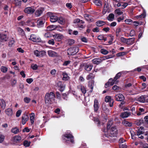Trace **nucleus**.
Returning <instances> with one entry per match:
<instances>
[{
    "instance_id": "1",
    "label": "nucleus",
    "mask_w": 148,
    "mask_h": 148,
    "mask_svg": "<svg viewBox=\"0 0 148 148\" xmlns=\"http://www.w3.org/2000/svg\"><path fill=\"white\" fill-rule=\"evenodd\" d=\"M112 121L108 122L107 126V129H104L103 131L107 137H116L117 134V130L115 126L112 125Z\"/></svg>"
},
{
    "instance_id": "2",
    "label": "nucleus",
    "mask_w": 148,
    "mask_h": 148,
    "mask_svg": "<svg viewBox=\"0 0 148 148\" xmlns=\"http://www.w3.org/2000/svg\"><path fill=\"white\" fill-rule=\"evenodd\" d=\"M55 95L53 92L46 93L45 98V103L49 104L54 103L55 102Z\"/></svg>"
},
{
    "instance_id": "3",
    "label": "nucleus",
    "mask_w": 148,
    "mask_h": 148,
    "mask_svg": "<svg viewBox=\"0 0 148 148\" xmlns=\"http://www.w3.org/2000/svg\"><path fill=\"white\" fill-rule=\"evenodd\" d=\"M62 138L66 144H69L70 143H74L73 137L71 134L65 133L63 135Z\"/></svg>"
},
{
    "instance_id": "4",
    "label": "nucleus",
    "mask_w": 148,
    "mask_h": 148,
    "mask_svg": "<svg viewBox=\"0 0 148 148\" xmlns=\"http://www.w3.org/2000/svg\"><path fill=\"white\" fill-rule=\"evenodd\" d=\"M47 14L50 17V21L52 23H54L58 20V17L56 14L51 12H48Z\"/></svg>"
},
{
    "instance_id": "5",
    "label": "nucleus",
    "mask_w": 148,
    "mask_h": 148,
    "mask_svg": "<svg viewBox=\"0 0 148 148\" xmlns=\"http://www.w3.org/2000/svg\"><path fill=\"white\" fill-rule=\"evenodd\" d=\"M78 50L79 49L77 47H71L67 50V54L69 55H73L77 53Z\"/></svg>"
},
{
    "instance_id": "6",
    "label": "nucleus",
    "mask_w": 148,
    "mask_h": 148,
    "mask_svg": "<svg viewBox=\"0 0 148 148\" xmlns=\"http://www.w3.org/2000/svg\"><path fill=\"white\" fill-rule=\"evenodd\" d=\"M35 10L34 6H31L25 8L24 10V11L26 14H32L35 12Z\"/></svg>"
},
{
    "instance_id": "7",
    "label": "nucleus",
    "mask_w": 148,
    "mask_h": 148,
    "mask_svg": "<svg viewBox=\"0 0 148 148\" xmlns=\"http://www.w3.org/2000/svg\"><path fill=\"white\" fill-rule=\"evenodd\" d=\"M29 39L30 40L36 42H40L41 40L40 38L34 34L31 35Z\"/></svg>"
},
{
    "instance_id": "8",
    "label": "nucleus",
    "mask_w": 148,
    "mask_h": 148,
    "mask_svg": "<svg viewBox=\"0 0 148 148\" xmlns=\"http://www.w3.org/2000/svg\"><path fill=\"white\" fill-rule=\"evenodd\" d=\"M18 35L23 38H24L26 37V35L24 30L21 28L18 27L17 28Z\"/></svg>"
},
{
    "instance_id": "9",
    "label": "nucleus",
    "mask_w": 148,
    "mask_h": 148,
    "mask_svg": "<svg viewBox=\"0 0 148 148\" xmlns=\"http://www.w3.org/2000/svg\"><path fill=\"white\" fill-rule=\"evenodd\" d=\"M34 55L37 57H40L46 55V52L44 51H39L37 50L34 51Z\"/></svg>"
},
{
    "instance_id": "10",
    "label": "nucleus",
    "mask_w": 148,
    "mask_h": 148,
    "mask_svg": "<svg viewBox=\"0 0 148 148\" xmlns=\"http://www.w3.org/2000/svg\"><path fill=\"white\" fill-rule=\"evenodd\" d=\"M105 101L106 102L109 103V106L112 107L113 106L114 100L112 99L111 97L110 96H107L105 98Z\"/></svg>"
},
{
    "instance_id": "11",
    "label": "nucleus",
    "mask_w": 148,
    "mask_h": 148,
    "mask_svg": "<svg viewBox=\"0 0 148 148\" xmlns=\"http://www.w3.org/2000/svg\"><path fill=\"white\" fill-rule=\"evenodd\" d=\"M115 99L117 101H122L124 99V97L122 94L119 93L115 96Z\"/></svg>"
},
{
    "instance_id": "12",
    "label": "nucleus",
    "mask_w": 148,
    "mask_h": 148,
    "mask_svg": "<svg viewBox=\"0 0 148 148\" xmlns=\"http://www.w3.org/2000/svg\"><path fill=\"white\" fill-rule=\"evenodd\" d=\"M83 66L84 69L88 71H90L93 67L92 65L90 63L84 64Z\"/></svg>"
},
{
    "instance_id": "13",
    "label": "nucleus",
    "mask_w": 148,
    "mask_h": 148,
    "mask_svg": "<svg viewBox=\"0 0 148 148\" xmlns=\"http://www.w3.org/2000/svg\"><path fill=\"white\" fill-rule=\"evenodd\" d=\"M116 81L114 79H113L112 78L110 79L108 82L105 84V88H107L110 86L113 85Z\"/></svg>"
},
{
    "instance_id": "14",
    "label": "nucleus",
    "mask_w": 148,
    "mask_h": 148,
    "mask_svg": "<svg viewBox=\"0 0 148 148\" xmlns=\"http://www.w3.org/2000/svg\"><path fill=\"white\" fill-rule=\"evenodd\" d=\"M55 40L57 41H60L63 38V35L61 34H56L53 36Z\"/></svg>"
},
{
    "instance_id": "15",
    "label": "nucleus",
    "mask_w": 148,
    "mask_h": 148,
    "mask_svg": "<svg viewBox=\"0 0 148 148\" xmlns=\"http://www.w3.org/2000/svg\"><path fill=\"white\" fill-rule=\"evenodd\" d=\"M7 39L6 35L0 33V43L6 41Z\"/></svg>"
},
{
    "instance_id": "16",
    "label": "nucleus",
    "mask_w": 148,
    "mask_h": 148,
    "mask_svg": "<svg viewBox=\"0 0 148 148\" xmlns=\"http://www.w3.org/2000/svg\"><path fill=\"white\" fill-rule=\"evenodd\" d=\"M57 85L59 87V90L60 91L62 92L64 91L65 89V86L64 84H62L61 82H58Z\"/></svg>"
},
{
    "instance_id": "17",
    "label": "nucleus",
    "mask_w": 148,
    "mask_h": 148,
    "mask_svg": "<svg viewBox=\"0 0 148 148\" xmlns=\"http://www.w3.org/2000/svg\"><path fill=\"white\" fill-rule=\"evenodd\" d=\"M45 22V20L44 19L42 18L38 20L37 22L38 27H42Z\"/></svg>"
},
{
    "instance_id": "18",
    "label": "nucleus",
    "mask_w": 148,
    "mask_h": 148,
    "mask_svg": "<svg viewBox=\"0 0 148 148\" xmlns=\"http://www.w3.org/2000/svg\"><path fill=\"white\" fill-rule=\"evenodd\" d=\"M21 136L19 135L15 136L13 138V141L16 143H18L21 142Z\"/></svg>"
},
{
    "instance_id": "19",
    "label": "nucleus",
    "mask_w": 148,
    "mask_h": 148,
    "mask_svg": "<svg viewBox=\"0 0 148 148\" xmlns=\"http://www.w3.org/2000/svg\"><path fill=\"white\" fill-rule=\"evenodd\" d=\"M5 114L9 116H11L13 114V111L12 109L8 108L6 109L5 111Z\"/></svg>"
},
{
    "instance_id": "20",
    "label": "nucleus",
    "mask_w": 148,
    "mask_h": 148,
    "mask_svg": "<svg viewBox=\"0 0 148 148\" xmlns=\"http://www.w3.org/2000/svg\"><path fill=\"white\" fill-rule=\"evenodd\" d=\"M29 119V117L27 115H24L22 117V123L23 125H24Z\"/></svg>"
},
{
    "instance_id": "21",
    "label": "nucleus",
    "mask_w": 148,
    "mask_h": 148,
    "mask_svg": "<svg viewBox=\"0 0 148 148\" xmlns=\"http://www.w3.org/2000/svg\"><path fill=\"white\" fill-rule=\"evenodd\" d=\"M49 56L51 57H54L57 56L58 54L55 51L52 50H49L47 52Z\"/></svg>"
},
{
    "instance_id": "22",
    "label": "nucleus",
    "mask_w": 148,
    "mask_h": 148,
    "mask_svg": "<svg viewBox=\"0 0 148 148\" xmlns=\"http://www.w3.org/2000/svg\"><path fill=\"white\" fill-rule=\"evenodd\" d=\"M112 2L114 7H120L121 6L120 0H112Z\"/></svg>"
},
{
    "instance_id": "23",
    "label": "nucleus",
    "mask_w": 148,
    "mask_h": 148,
    "mask_svg": "<svg viewBox=\"0 0 148 148\" xmlns=\"http://www.w3.org/2000/svg\"><path fill=\"white\" fill-rule=\"evenodd\" d=\"M145 130L144 128L142 127L139 128L137 131V135L138 136H140V135L143 134Z\"/></svg>"
},
{
    "instance_id": "24",
    "label": "nucleus",
    "mask_w": 148,
    "mask_h": 148,
    "mask_svg": "<svg viewBox=\"0 0 148 148\" xmlns=\"http://www.w3.org/2000/svg\"><path fill=\"white\" fill-rule=\"evenodd\" d=\"M94 111L95 112H97L99 108V106H98V101L96 99H95L94 100Z\"/></svg>"
},
{
    "instance_id": "25",
    "label": "nucleus",
    "mask_w": 148,
    "mask_h": 148,
    "mask_svg": "<svg viewBox=\"0 0 148 148\" xmlns=\"http://www.w3.org/2000/svg\"><path fill=\"white\" fill-rule=\"evenodd\" d=\"M134 40L135 39L134 38L127 39L126 44L129 45H132L134 43Z\"/></svg>"
},
{
    "instance_id": "26",
    "label": "nucleus",
    "mask_w": 148,
    "mask_h": 148,
    "mask_svg": "<svg viewBox=\"0 0 148 148\" xmlns=\"http://www.w3.org/2000/svg\"><path fill=\"white\" fill-rule=\"evenodd\" d=\"M6 103L5 101L2 99H0V106L4 110L6 107Z\"/></svg>"
},
{
    "instance_id": "27",
    "label": "nucleus",
    "mask_w": 148,
    "mask_h": 148,
    "mask_svg": "<svg viewBox=\"0 0 148 148\" xmlns=\"http://www.w3.org/2000/svg\"><path fill=\"white\" fill-rule=\"evenodd\" d=\"M109 6L108 4L107 3H105L103 11V14H105L107 12H109Z\"/></svg>"
},
{
    "instance_id": "28",
    "label": "nucleus",
    "mask_w": 148,
    "mask_h": 148,
    "mask_svg": "<svg viewBox=\"0 0 148 148\" xmlns=\"http://www.w3.org/2000/svg\"><path fill=\"white\" fill-rule=\"evenodd\" d=\"M130 115V113L128 112H125L122 113L121 114V116L123 118H127Z\"/></svg>"
},
{
    "instance_id": "29",
    "label": "nucleus",
    "mask_w": 148,
    "mask_h": 148,
    "mask_svg": "<svg viewBox=\"0 0 148 148\" xmlns=\"http://www.w3.org/2000/svg\"><path fill=\"white\" fill-rule=\"evenodd\" d=\"M84 17L85 19L88 21L92 22L93 21V18L91 16L88 14H85L84 15Z\"/></svg>"
},
{
    "instance_id": "30",
    "label": "nucleus",
    "mask_w": 148,
    "mask_h": 148,
    "mask_svg": "<svg viewBox=\"0 0 148 148\" xmlns=\"http://www.w3.org/2000/svg\"><path fill=\"white\" fill-rule=\"evenodd\" d=\"M63 77L62 79L63 80L67 81L69 79V77L68 76L67 74L65 72H63L62 73Z\"/></svg>"
},
{
    "instance_id": "31",
    "label": "nucleus",
    "mask_w": 148,
    "mask_h": 148,
    "mask_svg": "<svg viewBox=\"0 0 148 148\" xmlns=\"http://www.w3.org/2000/svg\"><path fill=\"white\" fill-rule=\"evenodd\" d=\"M92 61L93 63L98 64L100 63L102 61V60L100 58H96L93 59Z\"/></svg>"
},
{
    "instance_id": "32",
    "label": "nucleus",
    "mask_w": 148,
    "mask_h": 148,
    "mask_svg": "<svg viewBox=\"0 0 148 148\" xmlns=\"http://www.w3.org/2000/svg\"><path fill=\"white\" fill-rule=\"evenodd\" d=\"M122 123L125 126L131 127L132 125V123L129 122L126 120H124L122 122Z\"/></svg>"
},
{
    "instance_id": "33",
    "label": "nucleus",
    "mask_w": 148,
    "mask_h": 148,
    "mask_svg": "<svg viewBox=\"0 0 148 148\" xmlns=\"http://www.w3.org/2000/svg\"><path fill=\"white\" fill-rule=\"evenodd\" d=\"M11 131L12 133L16 134L19 132V130L17 127H15L11 129Z\"/></svg>"
},
{
    "instance_id": "34",
    "label": "nucleus",
    "mask_w": 148,
    "mask_h": 148,
    "mask_svg": "<svg viewBox=\"0 0 148 148\" xmlns=\"http://www.w3.org/2000/svg\"><path fill=\"white\" fill-rule=\"evenodd\" d=\"M96 25L97 26L101 27L103 25H104L106 24V23L105 22L103 21H98L96 22Z\"/></svg>"
},
{
    "instance_id": "35",
    "label": "nucleus",
    "mask_w": 148,
    "mask_h": 148,
    "mask_svg": "<svg viewBox=\"0 0 148 148\" xmlns=\"http://www.w3.org/2000/svg\"><path fill=\"white\" fill-rule=\"evenodd\" d=\"M30 121L32 124H33L34 122L35 119V114L34 113H32L30 114Z\"/></svg>"
},
{
    "instance_id": "36",
    "label": "nucleus",
    "mask_w": 148,
    "mask_h": 148,
    "mask_svg": "<svg viewBox=\"0 0 148 148\" xmlns=\"http://www.w3.org/2000/svg\"><path fill=\"white\" fill-rule=\"evenodd\" d=\"M57 28V26L56 25H52L48 26L47 27L48 30L52 31Z\"/></svg>"
},
{
    "instance_id": "37",
    "label": "nucleus",
    "mask_w": 148,
    "mask_h": 148,
    "mask_svg": "<svg viewBox=\"0 0 148 148\" xmlns=\"http://www.w3.org/2000/svg\"><path fill=\"white\" fill-rule=\"evenodd\" d=\"M42 10L41 9L37 10L35 12V15L36 17L40 16L42 13Z\"/></svg>"
},
{
    "instance_id": "38",
    "label": "nucleus",
    "mask_w": 148,
    "mask_h": 148,
    "mask_svg": "<svg viewBox=\"0 0 148 148\" xmlns=\"http://www.w3.org/2000/svg\"><path fill=\"white\" fill-rule=\"evenodd\" d=\"M114 15L112 13H111L109 15L108 17H107V19L109 21H112L114 20Z\"/></svg>"
},
{
    "instance_id": "39",
    "label": "nucleus",
    "mask_w": 148,
    "mask_h": 148,
    "mask_svg": "<svg viewBox=\"0 0 148 148\" xmlns=\"http://www.w3.org/2000/svg\"><path fill=\"white\" fill-rule=\"evenodd\" d=\"M145 96H141L138 99V100L140 102L144 103L145 102Z\"/></svg>"
},
{
    "instance_id": "40",
    "label": "nucleus",
    "mask_w": 148,
    "mask_h": 148,
    "mask_svg": "<svg viewBox=\"0 0 148 148\" xmlns=\"http://www.w3.org/2000/svg\"><path fill=\"white\" fill-rule=\"evenodd\" d=\"M98 39L100 40H103L106 41L107 40L106 38L103 35H100L97 37Z\"/></svg>"
},
{
    "instance_id": "41",
    "label": "nucleus",
    "mask_w": 148,
    "mask_h": 148,
    "mask_svg": "<svg viewBox=\"0 0 148 148\" xmlns=\"http://www.w3.org/2000/svg\"><path fill=\"white\" fill-rule=\"evenodd\" d=\"M0 69L2 72L3 73H5L8 71V69L6 66H2L1 67Z\"/></svg>"
},
{
    "instance_id": "42",
    "label": "nucleus",
    "mask_w": 148,
    "mask_h": 148,
    "mask_svg": "<svg viewBox=\"0 0 148 148\" xmlns=\"http://www.w3.org/2000/svg\"><path fill=\"white\" fill-rule=\"evenodd\" d=\"M57 21L61 25H63L65 23V20L62 18H60L59 19H58Z\"/></svg>"
},
{
    "instance_id": "43",
    "label": "nucleus",
    "mask_w": 148,
    "mask_h": 148,
    "mask_svg": "<svg viewBox=\"0 0 148 148\" xmlns=\"http://www.w3.org/2000/svg\"><path fill=\"white\" fill-rule=\"evenodd\" d=\"M94 3L97 5L99 6L102 5V2L100 0H95L94 1Z\"/></svg>"
},
{
    "instance_id": "44",
    "label": "nucleus",
    "mask_w": 148,
    "mask_h": 148,
    "mask_svg": "<svg viewBox=\"0 0 148 148\" xmlns=\"http://www.w3.org/2000/svg\"><path fill=\"white\" fill-rule=\"evenodd\" d=\"M146 16V11L145 10L144 11L143 14H141L140 15L136 16V18H144Z\"/></svg>"
},
{
    "instance_id": "45",
    "label": "nucleus",
    "mask_w": 148,
    "mask_h": 148,
    "mask_svg": "<svg viewBox=\"0 0 148 148\" xmlns=\"http://www.w3.org/2000/svg\"><path fill=\"white\" fill-rule=\"evenodd\" d=\"M123 73V72H119L117 73L115 77H114V79L115 80V81H116V80L119 79L120 77L121 76L122 73Z\"/></svg>"
},
{
    "instance_id": "46",
    "label": "nucleus",
    "mask_w": 148,
    "mask_h": 148,
    "mask_svg": "<svg viewBox=\"0 0 148 148\" xmlns=\"http://www.w3.org/2000/svg\"><path fill=\"white\" fill-rule=\"evenodd\" d=\"M15 4L16 6H20L21 5V0H14Z\"/></svg>"
},
{
    "instance_id": "47",
    "label": "nucleus",
    "mask_w": 148,
    "mask_h": 148,
    "mask_svg": "<svg viewBox=\"0 0 148 148\" xmlns=\"http://www.w3.org/2000/svg\"><path fill=\"white\" fill-rule=\"evenodd\" d=\"M94 75L92 73H90L86 77V79L88 80H89L90 79H92L94 77Z\"/></svg>"
},
{
    "instance_id": "48",
    "label": "nucleus",
    "mask_w": 148,
    "mask_h": 148,
    "mask_svg": "<svg viewBox=\"0 0 148 148\" xmlns=\"http://www.w3.org/2000/svg\"><path fill=\"white\" fill-rule=\"evenodd\" d=\"M27 23H29V25L31 26H34L35 25L33 21L31 19L27 21Z\"/></svg>"
},
{
    "instance_id": "49",
    "label": "nucleus",
    "mask_w": 148,
    "mask_h": 148,
    "mask_svg": "<svg viewBox=\"0 0 148 148\" xmlns=\"http://www.w3.org/2000/svg\"><path fill=\"white\" fill-rule=\"evenodd\" d=\"M30 142L27 140H25L23 143V145L26 147H29L30 145Z\"/></svg>"
},
{
    "instance_id": "50",
    "label": "nucleus",
    "mask_w": 148,
    "mask_h": 148,
    "mask_svg": "<svg viewBox=\"0 0 148 148\" xmlns=\"http://www.w3.org/2000/svg\"><path fill=\"white\" fill-rule=\"evenodd\" d=\"M121 32V29L120 28H118L116 30V35L117 36H119L120 32Z\"/></svg>"
},
{
    "instance_id": "51",
    "label": "nucleus",
    "mask_w": 148,
    "mask_h": 148,
    "mask_svg": "<svg viewBox=\"0 0 148 148\" xmlns=\"http://www.w3.org/2000/svg\"><path fill=\"white\" fill-rule=\"evenodd\" d=\"M22 111L21 110H18L16 112V117H19L21 115Z\"/></svg>"
},
{
    "instance_id": "52",
    "label": "nucleus",
    "mask_w": 148,
    "mask_h": 148,
    "mask_svg": "<svg viewBox=\"0 0 148 148\" xmlns=\"http://www.w3.org/2000/svg\"><path fill=\"white\" fill-rule=\"evenodd\" d=\"M101 52L104 55H106L108 53V51L107 50L102 49L100 50Z\"/></svg>"
},
{
    "instance_id": "53",
    "label": "nucleus",
    "mask_w": 148,
    "mask_h": 148,
    "mask_svg": "<svg viewBox=\"0 0 148 148\" xmlns=\"http://www.w3.org/2000/svg\"><path fill=\"white\" fill-rule=\"evenodd\" d=\"M81 90L82 92L84 94L86 93V90L84 86H81Z\"/></svg>"
},
{
    "instance_id": "54",
    "label": "nucleus",
    "mask_w": 148,
    "mask_h": 148,
    "mask_svg": "<svg viewBox=\"0 0 148 148\" xmlns=\"http://www.w3.org/2000/svg\"><path fill=\"white\" fill-rule=\"evenodd\" d=\"M94 121L95 122V123H97L98 124V125H99L100 124V122L99 121V119L98 118H94L93 119Z\"/></svg>"
},
{
    "instance_id": "55",
    "label": "nucleus",
    "mask_w": 148,
    "mask_h": 148,
    "mask_svg": "<svg viewBox=\"0 0 148 148\" xmlns=\"http://www.w3.org/2000/svg\"><path fill=\"white\" fill-rule=\"evenodd\" d=\"M5 136L3 134H0V143H1L4 140Z\"/></svg>"
},
{
    "instance_id": "56",
    "label": "nucleus",
    "mask_w": 148,
    "mask_h": 148,
    "mask_svg": "<svg viewBox=\"0 0 148 148\" xmlns=\"http://www.w3.org/2000/svg\"><path fill=\"white\" fill-rule=\"evenodd\" d=\"M89 87L90 88V92H92L93 87V84L92 83H89L88 84Z\"/></svg>"
},
{
    "instance_id": "57",
    "label": "nucleus",
    "mask_w": 148,
    "mask_h": 148,
    "mask_svg": "<svg viewBox=\"0 0 148 148\" xmlns=\"http://www.w3.org/2000/svg\"><path fill=\"white\" fill-rule=\"evenodd\" d=\"M115 12L116 13L119 15L122 14L123 13V12L121 11L119 9H117L115 10Z\"/></svg>"
},
{
    "instance_id": "58",
    "label": "nucleus",
    "mask_w": 148,
    "mask_h": 148,
    "mask_svg": "<svg viewBox=\"0 0 148 148\" xmlns=\"http://www.w3.org/2000/svg\"><path fill=\"white\" fill-rule=\"evenodd\" d=\"M31 68L33 70H36L37 69L38 66L37 65L33 64L31 66Z\"/></svg>"
},
{
    "instance_id": "59",
    "label": "nucleus",
    "mask_w": 148,
    "mask_h": 148,
    "mask_svg": "<svg viewBox=\"0 0 148 148\" xmlns=\"http://www.w3.org/2000/svg\"><path fill=\"white\" fill-rule=\"evenodd\" d=\"M125 22L127 24H131L132 22V21L131 19H127L125 20Z\"/></svg>"
},
{
    "instance_id": "60",
    "label": "nucleus",
    "mask_w": 148,
    "mask_h": 148,
    "mask_svg": "<svg viewBox=\"0 0 148 148\" xmlns=\"http://www.w3.org/2000/svg\"><path fill=\"white\" fill-rule=\"evenodd\" d=\"M127 39L123 37H121L120 38L121 41L123 43H126Z\"/></svg>"
},
{
    "instance_id": "61",
    "label": "nucleus",
    "mask_w": 148,
    "mask_h": 148,
    "mask_svg": "<svg viewBox=\"0 0 148 148\" xmlns=\"http://www.w3.org/2000/svg\"><path fill=\"white\" fill-rule=\"evenodd\" d=\"M103 110L105 112L108 113L109 112V110L107 108L106 106L103 107Z\"/></svg>"
},
{
    "instance_id": "62",
    "label": "nucleus",
    "mask_w": 148,
    "mask_h": 148,
    "mask_svg": "<svg viewBox=\"0 0 148 148\" xmlns=\"http://www.w3.org/2000/svg\"><path fill=\"white\" fill-rule=\"evenodd\" d=\"M30 99L28 97H26L24 98V101L26 103H28L30 101Z\"/></svg>"
},
{
    "instance_id": "63",
    "label": "nucleus",
    "mask_w": 148,
    "mask_h": 148,
    "mask_svg": "<svg viewBox=\"0 0 148 148\" xmlns=\"http://www.w3.org/2000/svg\"><path fill=\"white\" fill-rule=\"evenodd\" d=\"M70 63L71 61L70 60L65 61L63 64V65L64 66H66L69 64Z\"/></svg>"
},
{
    "instance_id": "64",
    "label": "nucleus",
    "mask_w": 148,
    "mask_h": 148,
    "mask_svg": "<svg viewBox=\"0 0 148 148\" xmlns=\"http://www.w3.org/2000/svg\"><path fill=\"white\" fill-rule=\"evenodd\" d=\"M33 81V79L32 78H28L26 79V82L28 84H30Z\"/></svg>"
}]
</instances>
